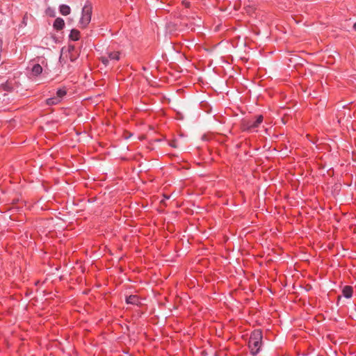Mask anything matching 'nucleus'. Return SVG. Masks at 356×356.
Instances as JSON below:
<instances>
[{"instance_id":"1","label":"nucleus","mask_w":356,"mask_h":356,"mask_svg":"<svg viewBox=\"0 0 356 356\" xmlns=\"http://www.w3.org/2000/svg\"><path fill=\"white\" fill-rule=\"evenodd\" d=\"M263 120L264 116L262 115H258L254 118H243L240 122V129L242 131H257Z\"/></svg>"},{"instance_id":"2","label":"nucleus","mask_w":356,"mask_h":356,"mask_svg":"<svg viewBox=\"0 0 356 356\" xmlns=\"http://www.w3.org/2000/svg\"><path fill=\"white\" fill-rule=\"evenodd\" d=\"M262 339L263 334L261 330H254L251 333L248 341V347L252 355H256L259 353L261 347Z\"/></svg>"},{"instance_id":"3","label":"nucleus","mask_w":356,"mask_h":356,"mask_svg":"<svg viewBox=\"0 0 356 356\" xmlns=\"http://www.w3.org/2000/svg\"><path fill=\"white\" fill-rule=\"evenodd\" d=\"M92 6L91 3L86 4L81 12V17L79 20V26L81 29H86L91 21Z\"/></svg>"},{"instance_id":"4","label":"nucleus","mask_w":356,"mask_h":356,"mask_svg":"<svg viewBox=\"0 0 356 356\" xmlns=\"http://www.w3.org/2000/svg\"><path fill=\"white\" fill-rule=\"evenodd\" d=\"M121 52L119 51H108L106 55L102 56L99 58L100 61L106 66L109 63H115L120 58Z\"/></svg>"},{"instance_id":"5","label":"nucleus","mask_w":356,"mask_h":356,"mask_svg":"<svg viewBox=\"0 0 356 356\" xmlns=\"http://www.w3.org/2000/svg\"><path fill=\"white\" fill-rule=\"evenodd\" d=\"M53 27L56 31H61L65 27V22L61 17H57L53 24Z\"/></svg>"},{"instance_id":"6","label":"nucleus","mask_w":356,"mask_h":356,"mask_svg":"<svg viewBox=\"0 0 356 356\" xmlns=\"http://www.w3.org/2000/svg\"><path fill=\"white\" fill-rule=\"evenodd\" d=\"M126 302L127 304L138 305L140 304V298L136 295H131L126 298Z\"/></svg>"},{"instance_id":"7","label":"nucleus","mask_w":356,"mask_h":356,"mask_svg":"<svg viewBox=\"0 0 356 356\" xmlns=\"http://www.w3.org/2000/svg\"><path fill=\"white\" fill-rule=\"evenodd\" d=\"M353 288L351 286H345L342 290L343 296L346 298H350L353 296Z\"/></svg>"},{"instance_id":"8","label":"nucleus","mask_w":356,"mask_h":356,"mask_svg":"<svg viewBox=\"0 0 356 356\" xmlns=\"http://www.w3.org/2000/svg\"><path fill=\"white\" fill-rule=\"evenodd\" d=\"M81 33L77 29H73L71 30L69 38L71 40L77 41L80 39Z\"/></svg>"},{"instance_id":"9","label":"nucleus","mask_w":356,"mask_h":356,"mask_svg":"<svg viewBox=\"0 0 356 356\" xmlns=\"http://www.w3.org/2000/svg\"><path fill=\"white\" fill-rule=\"evenodd\" d=\"M70 7L66 4H62L59 6V12L63 15H68L70 13Z\"/></svg>"},{"instance_id":"10","label":"nucleus","mask_w":356,"mask_h":356,"mask_svg":"<svg viewBox=\"0 0 356 356\" xmlns=\"http://www.w3.org/2000/svg\"><path fill=\"white\" fill-rule=\"evenodd\" d=\"M42 72V67L40 64H35L32 67V73L35 76H38Z\"/></svg>"},{"instance_id":"11","label":"nucleus","mask_w":356,"mask_h":356,"mask_svg":"<svg viewBox=\"0 0 356 356\" xmlns=\"http://www.w3.org/2000/svg\"><path fill=\"white\" fill-rule=\"evenodd\" d=\"M61 101L59 99V98H58L56 96V97H50V98H48L47 100H46V103L47 105H49V106H52V105H56V104H58Z\"/></svg>"},{"instance_id":"12","label":"nucleus","mask_w":356,"mask_h":356,"mask_svg":"<svg viewBox=\"0 0 356 356\" xmlns=\"http://www.w3.org/2000/svg\"><path fill=\"white\" fill-rule=\"evenodd\" d=\"M67 94V89L65 87H63L62 88H59L56 91V97L59 98V99L61 101L62 99Z\"/></svg>"},{"instance_id":"13","label":"nucleus","mask_w":356,"mask_h":356,"mask_svg":"<svg viewBox=\"0 0 356 356\" xmlns=\"http://www.w3.org/2000/svg\"><path fill=\"white\" fill-rule=\"evenodd\" d=\"M181 4L186 8H189L191 7V2L188 0H183Z\"/></svg>"},{"instance_id":"14","label":"nucleus","mask_w":356,"mask_h":356,"mask_svg":"<svg viewBox=\"0 0 356 356\" xmlns=\"http://www.w3.org/2000/svg\"><path fill=\"white\" fill-rule=\"evenodd\" d=\"M28 18H29V14L26 13H25V15H24L23 19H22V23L24 26H26V24H27V20H28Z\"/></svg>"},{"instance_id":"15","label":"nucleus","mask_w":356,"mask_h":356,"mask_svg":"<svg viewBox=\"0 0 356 356\" xmlns=\"http://www.w3.org/2000/svg\"><path fill=\"white\" fill-rule=\"evenodd\" d=\"M170 145L174 148H176L177 146V142L175 140H172L170 143Z\"/></svg>"},{"instance_id":"16","label":"nucleus","mask_w":356,"mask_h":356,"mask_svg":"<svg viewBox=\"0 0 356 356\" xmlns=\"http://www.w3.org/2000/svg\"><path fill=\"white\" fill-rule=\"evenodd\" d=\"M74 50V45H69L68 46V51L69 52L73 51Z\"/></svg>"},{"instance_id":"17","label":"nucleus","mask_w":356,"mask_h":356,"mask_svg":"<svg viewBox=\"0 0 356 356\" xmlns=\"http://www.w3.org/2000/svg\"><path fill=\"white\" fill-rule=\"evenodd\" d=\"M353 29L356 31V22L353 25Z\"/></svg>"},{"instance_id":"18","label":"nucleus","mask_w":356,"mask_h":356,"mask_svg":"<svg viewBox=\"0 0 356 356\" xmlns=\"http://www.w3.org/2000/svg\"><path fill=\"white\" fill-rule=\"evenodd\" d=\"M74 59H75V58H73L72 57H71V56H70V60H71L72 61L74 60Z\"/></svg>"}]
</instances>
